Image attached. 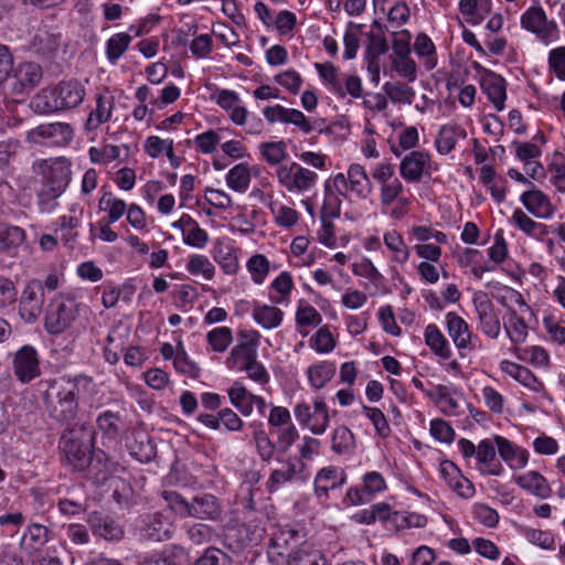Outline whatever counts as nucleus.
Returning a JSON list of instances; mask_svg holds the SVG:
<instances>
[{
  "instance_id": "nucleus-1",
  "label": "nucleus",
  "mask_w": 565,
  "mask_h": 565,
  "mask_svg": "<svg viewBox=\"0 0 565 565\" xmlns=\"http://www.w3.org/2000/svg\"><path fill=\"white\" fill-rule=\"evenodd\" d=\"M93 388V379L84 374L53 380L44 394L49 415L60 423L71 425L77 417L81 394L90 393Z\"/></svg>"
},
{
  "instance_id": "nucleus-2",
  "label": "nucleus",
  "mask_w": 565,
  "mask_h": 565,
  "mask_svg": "<svg viewBox=\"0 0 565 565\" xmlns=\"http://www.w3.org/2000/svg\"><path fill=\"white\" fill-rule=\"evenodd\" d=\"M96 433L87 423H75L65 428L60 437L62 457L74 470L84 471L92 461Z\"/></svg>"
},
{
  "instance_id": "nucleus-3",
  "label": "nucleus",
  "mask_w": 565,
  "mask_h": 565,
  "mask_svg": "<svg viewBox=\"0 0 565 565\" xmlns=\"http://www.w3.org/2000/svg\"><path fill=\"white\" fill-rule=\"evenodd\" d=\"M86 92L84 85L76 81H63L55 86L42 88L30 102L31 109L39 115H50L70 110L79 106Z\"/></svg>"
},
{
  "instance_id": "nucleus-4",
  "label": "nucleus",
  "mask_w": 565,
  "mask_h": 565,
  "mask_svg": "<svg viewBox=\"0 0 565 565\" xmlns=\"http://www.w3.org/2000/svg\"><path fill=\"white\" fill-rule=\"evenodd\" d=\"M40 168L42 179L36 190V202L40 212L51 213L57 207V199L70 183L71 170L64 158L43 161Z\"/></svg>"
},
{
  "instance_id": "nucleus-5",
  "label": "nucleus",
  "mask_w": 565,
  "mask_h": 565,
  "mask_svg": "<svg viewBox=\"0 0 565 565\" xmlns=\"http://www.w3.org/2000/svg\"><path fill=\"white\" fill-rule=\"evenodd\" d=\"M162 498L169 508L180 518H192L202 521H221L223 518V505L220 500L211 493H200L185 499L177 491H163Z\"/></svg>"
},
{
  "instance_id": "nucleus-6",
  "label": "nucleus",
  "mask_w": 565,
  "mask_h": 565,
  "mask_svg": "<svg viewBox=\"0 0 565 565\" xmlns=\"http://www.w3.org/2000/svg\"><path fill=\"white\" fill-rule=\"evenodd\" d=\"M11 73V81L2 93L7 110H12L15 104L21 103L43 77L42 67L35 62L19 63Z\"/></svg>"
},
{
  "instance_id": "nucleus-7",
  "label": "nucleus",
  "mask_w": 565,
  "mask_h": 565,
  "mask_svg": "<svg viewBox=\"0 0 565 565\" xmlns=\"http://www.w3.org/2000/svg\"><path fill=\"white\" fill-rule=\"evenodd\" d=\"M79 315V305L74 298L58 295L50 300L44 312V329L51 335L70 330Z\"/></svg>"
},
{
  "instance_id": "nucleus-8",
  "label": "nucleus",
  "mask_w": 565,
  "mask_h": 565,
  "mask_svg": "<svg viewBox=\"0 0 565 565\" xmlns=\"http://www.w3.org/2000/svg\"><path fill=\"white\" fill-rule=\"evenodd\" d=\"M276 177L278 183L289 193H306L318 182V174L315 171L295 161L278 166Z\"/></svg>"
},
{
  "instance_id": "nucleus-9",
  "label": "nucleus",
  "mask_w": 565,
  "mask_h": 565,
  "mask_svg": "<svg viewBox=\"0 0 565 565\" xmlns=\"http://www.w3.org/2000/svg\"><path fill=\"white\" fill-rule=\"evenodd\" d=\"M74 138V128L68 122L55 121L36 126L29 130L25 140L29 143L49 147L68 146Z\"/></svg>"
},
{
  "instance_id": "nucleus-10",
  "label": "nucleus",
  "mask_w": 565,
  "mask_h": 565,
  "mask_svg": "<svg viewBox=\"0 0 565 565\" xmlns=\"http://www.w3.org/2000/svg\"><path fill=\"white\" fill-rule=\"evenodd\" d=\"M521 26L535 34L545 45L558 40V26L554 20H548L541 6L527 8L521 15Z\"/></svg>"
},
{
  "instance_id": "nucleus-11",
  "label": "nucleus",
  "mask_w": 565,
  "mask_h": 565,
  "mask_svg": "<svg viewBox=\"0 0 565 565\" xmlns=\"http://www.w3.org/2000/svg\"><path fill=\"white\" fill-rule=\"evenodd\" d=\"M44 305L42 281L32 279L23 288L19 299V315L26 323H33L40 317Z\"/></svg>"
},
{
  "instance_id": "nucleus-12",
  "label": "nucleus",
  "mask_w": 565,
  "mask_h": 565,
  "mask_svg": "<svg viewBox=\"0 0 565 565\" xmlns=\"http://www.w3.org/2000/svg\"><path fill=\"white\" fill-rule=\"evenodd\" d=\"M136 526L140 536L150 541H166L171 537L173 524L170 519L161 512H150L137 519Z\"/></svg>"
},
{
  "instance_id": "nucleus-13",
  "label": "nucleus",
  "mask_w": 565,
  "mask_h": 565,
  "mask_svg": "<svg viewBox=\"0 0 565 565\" xmlns=\"http://www.w3.org/2000/svg\"><path fill=\"white\" fill-rule=\"evenodd\" d=\"M239 337L246 341L235 345L231 350L230 356L226 359V365L231 370L243 372L257 358V347L259 344L260 334L256 330L248 332H239Z\"/></svg>"
},
{
  "instance_id": "nucleus-14",
  "label": "nucleus",
  "mask_w": 565,
  "mask_h": 565,
  "mask_svg": "<svg viewBox=\"0 0 565 565\" xmlns=\"http://www.w3.org/2000/svg\"><path fill=\"white\" fill-rule=\"evenodd\" d=\"M409 40L411 34L406 30L401 33V36L395 38L391 58L393 70L408 82H414L416 79L417 67L415 61L411 57Z\"/></svg>"
},
{
  "instance_id": "nucleus-15",
  "label": "nucleus",
  "mask_w": 565,
  "mask_h": 565,
  "mask_svg": "<svg viewBox=\"0 0 565 565\" xmlns=\"http://www.w3.org/2000/svg\"><path fill=\"white\" fill-rule=\"evenodd\" d=\"M472 302L478 316L479 328L484 335L490 339H497L501 332L499 313L493 303L483 291H477L473 295Z\"/></svg>"
},
{
  "instance_id": "nucleus-16",
  "label": "nucleus",
  "mask_w": 565,
  "mask_h": 565,
  "mask_svg": "<svg viewBox=\"0 0 565 565\" xmlns=\"http://www.w3.org/2000/svg\"><path fill=\"white\" fill-rule=\"evenodd\" d=\"M12 366L21 383H29L41 375L39 354L32 345H23L15 352Z\"/></svg>"
},
{
  "instance_id": "nucleus-17",
  "label": "nucleus",
  "mask_w": 565,
  "mask_h": 565,
  "mask_svg": "<svg viewBox=\"0 0 565 565\" xmlns=\"http://www.w3.org/2000/svg\"><path fill=\"white\" fill-rule=\"evenodd\" d=\"M430 156L425 151H412L399 163L402 178L412 183L418 182L424 174L430 175Z\"/></svg>"
},
{
  "instance_id": "nucleus-18",
  "label": "nucleus",
  "mask_w": 565,
  "mask_h": 565,
  "mask_svg": "<svg viewBox=\"0 0 565 565\" xmlns=\"http://www.w3.org/2000/svg\"><path fill=\"white\" fill-rule=\"evenodd\" d=\"M306 534L302 529L292 525L279 527L270 539V553L284 556L291 545L305 541Z\"/></svg>"
},
{
  "instance_id": "nucleus-19",
  "label": "nucleus",
  "mask_w": 565,
  "mask_h": 565,
  "mask_svg": "<svg viewBox=\"0 0 565 565\" xmlns=\"http://www.w3.org/2000/svg\"><path fill=\"white\" fill-rule=\"evenodd\" d=\"M90 529L95 535L106 541H120L125 531L121 524L108 515L93 512L88 519Z\"/></svg>"
},
{
  "instance_id": "nucleus-20",
  "label": "nucleus",
  "mask_w": 565,
  "mask_h": 565,
  "mask_svg": "<svg viewBox=\"0 0 565 565\" xmlns=\"http://www.w3.org/2000/svg\"><path fill=\"white\" fill-rule=\"evenodd\" d=\"M481 88L498 111L503 110L507 99L505 81L491 71H486L481 77Z\"/></svg>"
},
{
  "instance_id": "nucleus-21",
  "label": "nucleus",
  "mask_w": 565,
  "mask_h": 565,
  "mask_svg": "<svg viewBox=\"0 0 565 565\" xmlns=\"http://www.w3.org/2000/svg\"><path fill=\"white\" fill-rule=\"evenodd\" d=\"M477 468L483 475L500 476L503 467L497 458L494 445L489 439H483L478 445Z\"/></svg>"
},
{
  "instance_id": "nucleus-22",
  "label": "nucleus",
  "mask_w": 565,
  "mask_h": 565,
  "mask_svg": "<svg viewBox=\"0 0 565 565\" xmlns=\"http://www.w3.org/2000/svg\"><path fill=\"white\" fill-rule=\"evenodd\" d=\"M347 480L344 470L340 467H324L315 478V491L318 497L327 495L332 489L342 486Z\"/></svg>"
},
{
  "instance_id": "nucleus-23",
  "label": "nucleus",
  "mask_w": 565,
  "mask_h": 565,
  "mask_svg": "<svg viewBox=\"0 0 565 565\" xmlns=\"http://www.w3.org/2000/svg\"><path fill=\"white\" fill-rule=\"evenodd\" d=\"M446 324L449 337L459 350H472L471 332L468 323L455 312L446 315Z\"/></svg>"
},
{
  "instance_id": "nucleus-24",
  "label": "nucleus",
  "mask_w": 565,
  "mask_h": 565,
  "mask_svg": "<svg viewBox=\"0 0 565 565\" xmlns=\"http://www.w3.org/2000/svg\"><path fill=\"white\" fill-rule=\"evenodd\" d=\"M252 444L255 446L256 454L264 462H269L275 452L278 450L276 443H274L265 430L262 422H252Z\"/></svg>"
},
{
  "instance_id": "nucleus-25",
  "label": "nucleus",
  "mask_w": 565,
  "mask_h": 565,
  "mask_svg": "<svg viewBox=\"0 0 565 565\" xmlns=\"http://www.w3.org/2000/svg\"><path fill=\"white\" fill-rule=\"evenodd\" d=\"M525 209L539 218H550L554 214V206L550 199L540 190H530L521 195Z\"/></svg>"
},
{
  "instance_id": "nucleus-26",
  "label": "nucleus",
  "mask_w": 565,
  "mask_h": 565,
  "mask_svg": "<svg viewBox=\"0 0 565 565\" xmlns=\"http://www.w3.org/2000/svg\"><path fill=\"white\" fill-rule=\"evenodd\" d=\"M515 483L540 499H547L552 495L550 483L546 478L537 471L531 470L515 477Z\"/></svg>"
},
{
  "instance_id": "nucleus-27",
  "label": "nucleus",
  "mask_w": 565,
  "mask_h": 565,
  "mask_svg": "<svg viewBox=\"0 0 565 565\" xmlns=\"http://www.w3.org/2000/svg\"><path fill=\"white\" fill-rule=\"evenodd\" d=\"M50 535L51 531L46 526L40 523H31L22 535L20 546L29 554L40 552L49 542Z\"/></svg>"
},
{
  "instance_id": "nucleus-28",
  "label": "nucleus",
  "mask_w": 565,
  "mask_h": 565,
  "mask_svg": "<svg viewBox=\"0 0 565 565\" xmlns=\"http://www.w3.org/2000/svg\"><path fill=\"white\" fill-rule=\"evenodd\" d=\"M117 469V463L111 461L105 451L95 449L92 452V461L86 468L96 483H104Z\"/></svg>"
},
{
  "instance_id": "nucleus-29",
  "label": "nucleus",
  "mask_w": 565,
  "mask_h": 565,
  "mask_svg": "<svg viewBox=\"0 0 565 565\" xmlns=\"http://www.w3.org/2000/svg\"><path fill=\"white\" fill-rule=\"evenodd\" d=\"M511 223L524 234L535 239H543L550 233L546 224L534 221L521 209L514 210Z\"/></svg>"
},
{
  "instance_id": "nucleus-30",
  "label": "nucleus",
  "mask_w": 565,
  "mask_h": 565,
  "mask_svg": "<svg viewBox=\"0 0 565 565\" xmlns=\"http://www.w3.org/2000/svg\"><path fill=\"white\" fill-rule=\"evenodd\" d=\"M349 190L358 198L366 199L372 193V183L363 166L350 164L348 169Z\"/></svg>"
},
{
  "instance_id": "nucleus-31",
  "label": "nucleus",
  "mask_w": 565,
  "mask_h": 565,
  "mask_svg": "<svg viewBox=\"0 0 565 565\" xmlns=\"http://www.w3.org/2000/svg\"><path fill=\"white\" fill-rule=\"evenodd\" d=\"M500 457L508 462L512 469H519L527 463L529 454L514 445L504 437L494 438Z\"/></svg>"
},
{
  "instance_id": "nucleus-32",
  "label": "nucleus",
  "mask_w": 565,
  "mask_h": 565,
  "mask_svg": "<svg viewBox=\"0 0 565 565\" xmlns=\"http://www.w3.org/2000/svg\"><path fill=\"white\" fill-rule=\"evenodd\" d=\"M335 364L330 361H320L310 365L307 370V376L310 386L313 390H320L327 385L328 382L335 374Z\"/></svg>"
},
{
  "instance_id": "nucleus-33",
  "label": "nucleus",
  "mask_w": 565,
  "mask_h": 565,
  "mask_svg": "<svg viewBox=\"0 0 565 565\" xmlns=\"http://www.w3.org/2000/svg\"><path fill=\"white\" fill-rule=\"evenodd\" d=\"M25 241V232L15 225L0 226V250L11 256L15 255L18 248Z\"/></svg>"
},
{
  "instance_id": "nucleus-34",
  "label": "nucleus",
  "mask_w": 565,
  "mask_h": 565,
  "mask_svg": "<svg viewBox=\"0 0 565 565\" xmlns=\"http://www.w3.org/2000/svg\"><path fill=\"white\" fill-rule=\"evenodd\" d=\"M284 312L269 305H255L253 308V319L264 329H275L282 322Z\"/></svg>"
},
{
  "instance_id": "nucleus-35",
  "label": "nucleus",
  "mask_w": 565,
  "mask_h": 565,
  "mask_svg": "<svg viewBox=\"0 0 565 565\" xmlns=\"http://www.w3.org/2000/svg\"><path fill=\"white\" fill-rule=\"evenodd\" d=\"M114 100L111 97L98 96L96 100V108L92 110L85 122L87 130H95L100 125L107 122L113 113Z\"/></svg>"
},
{
  "instance_id": "nucleus-36",
  "label": "nucleus",
  "mask_w": 565,
  "mask_h": 565,
  "mask_svg": "<svg viewBox=\"0 0 565 565\" xmlns=\"http://www.w3.org/2000/svg\"><path fill=\"white\" fill-rule=\"evenodd\" d=\"M425 343L440 359L448 360L451 356L449 343L436 324H428L425 329Z\"/></svg>"
},
{
  "instance_id": "nucleus-37",
  "label": "nucleus",
  "mask_w": 565,
  "mask_h": 565,
  "mask_svg": "<svg viewBox=\"0 0 565 565\" xmlns=\"http://www.w3.org/2000/svg\"><path fill=\"white\" fill-rule=\"evenodd\" d=\"M213 258L226 275H235L239 269L236 250L226 244L214 246Z\"/></svg>"
},
{
  "instance_id": "nucleus-38",
  "label": "nucleus",
  "mask_w": 565,
  "mask_h": 565,
  "mask_svg": "<svg viewBox=\"0 0 565 565\" xmlns=\"http://www.w3.org/2000/svg\"><path fill=\"white\" fill-rule=\"evenodd\" d=\"M82 216L83 209L78 205H73L70 209L68 215H62L57 218V226L62 232V239L65 244H68L77 236V233L74 231L81 225Z\"/></svg>"
},
{
  "instance_id": "nucleus-39",
  "label": "nucleus",
  "mask_w": 565,
  "mask_h": 565,
  "mask_svg": "<svg viewBox=\"0 0 565 565\" xmlns=\"http://www.w3.org/2000/svg\"><path fill=\"white\" fill-rule=\"evenodd\" d=\"M227 186L238 193H245L250 184L252 175L247 163L234 166L225 178Z\"/></svg>"
},
{
  "instance_id": "nucleus-40",
  "label": "nucleus",
  "mask_w": 565,
  "mask_h": 565,
  "mask_svg": "<svg viewBox=\"0 0 565 565\" xmlns=\"http://www.w3.org/2000/svg\"><path fill=\"white\" fill-rule=\"evenodd\" d=\"M288 565H327V559L321 551L302 546L288 553Z\"/></svg>"
},
{
  "instance_id": "nucleus-41",
  "label": "nucleus",
  "mask_w": 565,
  "mask_h": 565,
  "mask_svg": "<svg viewBox=\"0 0 565 565\" xmlns=\"http://www.w3.org/2000/svg\"><path fill=\"white\" fill-rule=\"evenodd\" d=\"M132 41V36L126 32H119L111 35L106 42V57L108 62L115 65L126 53Z\"/></svg>"
},
{
  "instance_id": "nucleus-42",
  "label": "nucleus",
  "mask_w": 565,
  "mask_h": 565,
  "mask_svg": "<svg viewBox=\"0 0 565 565\" xmlns=\"http://www.w3.org/2000/svg\"><path fill=\"white\" fill-rule=\"evenodd\" d=\"M495 290L497 291L492 295L493 298L508 308L509 313L511 309H514V306H519L525 310L530 309L520 291L499 282L495 284Z\"/></svg>"
},
{
  "instance_id": "nucleus-43",
  "label": "nucleus",
  "mask_w": 565,
  "mask_h": 565,
  "mask_svg": "<svg viewBox=\"0 0 565 565\" xmlns=\"http://www.w3.org/2000/svg\"><path fill=\"white\" fill-rule=\"evenodd\" d=\"M227 395L231 404L243 415H250V403L249 398L252 392L247 391V388L238 381H235L228 388Z\"/></svg>"
},
{
  "instance_id": "nucleus-44",
  "label": "nucleus",
  "mask_w": 565,
  "mask_h": 565,
  "mask_svg": "<svg viewBox=\"0 0 565 565\" xmlns=\"http://www.w3.org/2000/svg\"><path fill=\"white\" fill-rule=\"evenodd\" d=\"M61 43L60 34L47 30H39L34 35L32 45L36 53L43 56H50L57 51Z\"/></svg>"
},
{
  "instance_id": "nucleus-45",
  "label": "nucleus",
  "mask_w": 565,
  "mask_h": 565,
  "mask_svg": "<svg viewBox=\"0 0 565 565\" xmlns=\"http://www.w3.org/2000/svg\"><path fill=\"white\" fill-rule=\"evenodd\" d=\"M331 448L338 455L352 454L355 448L353 433L347 426H339L332 433Z\"/></svg>"
},
{
  "instance_id": "nucleus-46",
  "label": "nucleus",
  "mask_w": 565,
  "mask_h": 565,
  "mask_svg": "<svg viewBox=\"0 0 565 565\" xmlns=\"http://www.w3.org/2000/svg\"><path fill=\"white\" fill-rule=\"evenodd\" d=\"M185 269L193 276H202L205 280H212L215 275V266L205 256L201 254L190 255Z\"/></svg>"
},
{
  "instance_id": "nucleus-47",
  "label": "nucleus",
  "mask_w": 565,
  "mask_h": 565,
  "mask_svg": "<svg viewBox=\"0 0 565 565\" xmlns=\"http://www.w3.org/2000/svg\"><path fill=\"white\" fill-rule=\"evenodd\" d=\"M98 206L102 211L107 212V217L104 218L107 221V223L117 222L126 213L127 210L126 202L114 196L109 192L105 193L100 198Z\"/></svg>"
},
{
  "instance_id": "nucleus-48",
  "label": "nucleus",
  "mask_w": 565,
  "mask_h": 565,
  "mask_svg": "<svg viewBox=\"0 0 565 565\" xmlns=\"http://www.w3.org/2000/svg\"><path fill=\"white\" fill-rule=\"evenodd\" d=\"M384 244L393 253V260L399 264H405L408 260V247L398 232H386L384 234Z\"/></svg>"
},
{
  "instance_id": "nucleus-49",
  "label": "nucleus",
  "mask_w": 565,
  "mask_h": 565,
  "mask_svg": "<svg viewBox=\"0 0 565 565\" xmlns=\"http://www.w3.org/2000/svg\"><path fill=\"white\" fill-rule=\"evenodd\" d=\"M504 330L514 344L523 343L527 337V326L524 319L518 316L515 309H511Z\"/></svg>"
},
{
  "instance_id": "nucleus-50",
  "label": "nucleus",
  "mask_w": 565,
  "mask_h": 565,
  "mask_svg": "<svg viewBox=\"0 0 565 565\" xmlns=\"http://www.w3.org/2000/svg\"><path fill=\"white\" fill-rule=\"evenodd\" d=\"M129 449L131 456L140 462L151 461L157 454L156 445L145 434H140L138 438L129 445Z\"/></svg>"
},
{
  "instance_id": "nucleus-51",
  "label": "nucleus",
  "mask_w": 565,
  "mask_h": 565,
  "mask_svg": "<svg viewBox=\"0 0 565 565\" xmlns=\"http://www.w3.org/2000/svg\"><path fill=\"white\" fill-rule=\"evenodd\" d=\"M285 469H274L266 482L267 490L275 492L282 484L291 482L297 473L296 465L291 460L284 461Z\"/></svg>"
},
{
  "instance_id": "nucleus-52",
  "label": "nucleus",
  "mask_w": 565,
  "mask_h": 565,
  "mask_svg": "<svg viewBox=\"0 0 565 565\" xmlns=\"http://www.w3.org/2000/svg\"><path fill=\"white\" fill-rule=\"evenodd\" d=\"M186 537L194 545H205L217 537L215 529L206 523H193L186 527Z\"/></svg>"
},
{
  "instance_id": "nucleus-53",
  "label": "nucleus",
  "mask_w": 565,
  "mask_h": 565,
  "mask_svg": "<svg viewBox=\"0 0 565 565\" xmlns=\"http://www.w3.org/2000/svg\"><path fill=\"white\" fill-rule=\"evenodd\" d=\"M99 429L110 438L117 437L124 429L125 424L118 413L105 411L97 418Z\"/></svg>"
},
{
  "instance_id": "nucleus-54",
  "label": "nucleus",
  "mask_w": 565,
  "mask_h": 565,
  "mask_svg": "<svg viewBox=\"0 0 565 565\" xmlns=\"http://www.w3.org/2000/svg\"><path fill=\"white\" fill-rule=\"evenodd\" d=\"M294 287L291 275L288 271H282L270 284V300L274 303L284 302L290 295Z\"/></svg>"
},
{
  "instance_id": "nucleus-55",
  "label": "nucleus",
  "mask_w": 565,
  "mask_h": 565,
  "mask_svg": "<svg viewBox=\"0 0 565 565\" xmlns=\"http://www.w3.org/2000/svg\"><path fill=\"white\" fill-rule=\"evenodd\" d=\"M259 151L270 166H280L288 156L286 143L282 140L263 142L259 145Z\"/></svg>"
},
{
  "instance_id": "nucleus-56",
  "label": "nucleus",
  "mask_w": 565,
  "mask_h": 565,
  "mask_svg": "<svg viewBox=\"0 0 565 565\" xmlns=\"http://www.w3.org/2000/svg\"><path fill=\"white\" fill-rule=\"evenodd\" d=\"M185 224L188 225V228L182 235L183 243L195 248H204L209 242L206 231L201 228L198 222L193 218H185Z\"/></svg>"
},
{
  "instance_id": "nucleus-57",
  "label": "nucleus",
  "mask_w": 565,
  "mask_h": 565,
  "mask_svg": "<svg viewBox=\"0 0 565 565\" xmlns=\"http://www.w3.org/2000/svg\"><path fill=\"white\" fill-rule=\"evenodd\" d=\"M414 51L418 56L426 58L427 70H433L437 65L436 47L427 34L420 33L416 36Z\"/></svg>"
},
{
  "instance_id": "nucleus-58",
  "label": "nucleus",
  "mask_w": 565,
  "mask_h": 565,
  "mask_svg": "<svg viewBox=\"0 0 565 565\" xmlns=\"http://www.w3.org/2000/svg\"><path fill=\"white\" fill-rule=\"evenodd\" d=\"M246 267L250 274L252 280L257 285H262L267 278L270 263L265 255L255 254L247 260Z\"/></svg>"
},
{
  "instance_id": "nucleus-59",
  "label": "nucleus",
  "mask_w": 565,
  "mask_h": 565,
  "mask_svg": "<svg viewBox=\"0 0 565 565\" xmlns=\"http://www.w3.org/2000/svg\"><path fill=\"white\" fill-rule=\"evenodd\" d=\"M335 191L330 188L329 182L324 184V199L320 212V217L338 218L341 213V199Z\"/></svg>"
},
{
  "instance_id": "nucleus-60",
  "label": "nucleus",
  "mask_w": 565,
  "mask_h": 565,
  "mask_svg": "<svg viewBox=\"0 0 565 565\" xmlns=\"http://www.w3.org/2000/svg\"><path fill=\"white\" fill-rule=\"evenodd\" d=\"M206 340L214 352L222 353L233 341L232 331L228 327H216L207 332Z\"/></svg>"
},
{
  "instance_id": "nucleus-61",
  "label": "nucleus",
  "mask_w": 565,
  "mask_h": 565,
  "mask_svg": "<svg viewBox=\"0 0 565 565\" xmlns=\"http://www.w3.org/2000/svg\"><path fill=\"white\" fill-rule=\"evenodd\" d=\"M428 396L435 397L436 402L441 405V412L447 416L457 414L458 403L450 394V390L446 385H437L434 392L427 393Z\"/></svg>"
},
{
  "instance_id": "nucleus-62",
  "label": "nucleus",
  "mask_w": 565,
  "mask_h": 565,
  "mask_svg": "<svg viewBox=\"0 0 565 565\" xmlns=\"http://www.w3.org/2000/svg\"><path fill=\"white\" fill-rule=\"evenodd\" d=\"M316 70L319 75L323 78V81L331 87L332 92L339 97L343 98L345 96V90L343 89V85L338 77V70L331 63L324 64H316Z\"/></svg>"
},
{
  "instance_id": "nucleus-63",
  "label": "nucleus",
  "mask_w": 565,
  "mask_h": 565,
  "mask_svg": "<svg viewBox=\"0 0 565 565\" xmlns=\"http://www.w3.org/2000/svg\"><path fill=\"white\" fill-rule=\"evenodd\" d=\"M173 365L175 371L181 374L188 375L193 379H196L200 375L199 365L189 358L181 343L177 349Z\"/></svg>"
},
{
  "instance_id": "nucleus-64",
  "label": "nucleus",
  "mask_w": 565,
  "mask_h": 565,
  "mask_svg": "<svg viewBox=\"0 0 565 565\" xmlns=\"http://www.w3.org/2000/svg\"><path fill=\"white\" fill-rule=\"evenodd\" d=\"M193 565H232V558L224 551L209 546Z\"/></svg>"
}]
</instances>
